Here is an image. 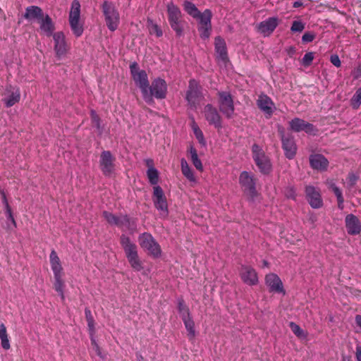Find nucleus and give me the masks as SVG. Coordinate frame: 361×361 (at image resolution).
Listing matches in <instances>:
<instances>
[{"mask_svg": "<svg viewBox=\"0 0 361 361\" xmlns=\"http://www.w3.org/2000/svg\"><path fill=\"white\" fill-rule=\"evenodd\" d=\"M120 243L131 268L135 271H141L144 269V266L139 257L137 245L125 234L120 236Z\"/></svg>", "mask_w": 361, "mask_h": 361, "instance_id": "1", "label": "nucleus"}, {"mask_svg": "<svg viewBox=\"0 0 361 361\" xmlns=\"http://www.w3.org/2000/svg\"><path fill=\"white\" fill-rule=\"evenodd\" d=\"M49 261L54 278V289L59 293L62 301L65 300L64 281L63 280V267L61 260L55 250H51Z\"/></svg>", "mask_w": 361, "mask_h": 361, "instance_id": "2", "label": "nucleus"}, {"mask_svg": "<svg viewBox=\"0 0 361 361\" xmlns=\"http://www.w3.org/2000/svg\"><path fill=\"white\" fill-rule=\"evenodd\" d=\"M167 89L166 81L161 78H157L153 80L151 85H149V89L146 90L142 98L147 104H152L154 102L153 97L158 99H164L166 97Z\"/></svg>", "mask_w": 361, "mask_h": 361, "instance_id": "3", "label": "nucleus"}, {"mask_svg": "<svg viewBox=\"0 0 361 361\" xmlns=\"http://www.w3.org/2000/svg\"><path fill=\"white\" fill-rule=\"evenodd\" d=\"M168 20L171 29L178 37L183 34V14L180 9L173 2L167 4Z\"/></svg>", "mask_w": 361, "mask_h": 361, "instance_id": "4", "label": "nucleus"}, {"mask_svg": "<svg viewBox=\"0 0 361 361\" xmlns=\"http://www.w3.org/2000/svg\"><path fill=\"white\" fill-rule=\"evenodd\" d=\"M102 13L108 29L114 32L120 23V15L115 5L108 1H104L102 5Z\"/></svg>", "mask_w": 361, "mask_h": 361, "instance_id": "5", "label": "nucleus"}, {"mask_svg": "<svg viewBox=\"0 0 361 361\" xmlns=\"http://www.w3.org/2000/svg\"><path fill=\"white\" fill-rule=\"evenodd\" d=\"M138 241L141 247L146 250L154 258L161 255V248L159 244L150 233L144 232L139 235Z\"/></svg>", "mask_w": 361, "mask_h": 361, "instance_id": "6", "label": "nucleus"}, {"mask_svg": "<svg viewBox=\"0 0 361 361\" xmlns=\"http://www.w3.org/2000/svg\"><path fill=\"white\" fill-rule=\"evenodd\" d=\"M252 154L259 171L263 174H269L271 171L272 165L262 148L257 144H254L252 147Z\"/></svg>", "mask_w": 361, "mask_h": 361, "instance_id": "7", "label": "nucleus"}, {"mask_svg": "<svg viewBox=\"0 0 361 361\" xmlns=\"http://www.w3.org/2000/svg\"><path fill=\"white\" fill-rule=\"evenodd\" d=\"M212 12L210 9H205L203 12L197 16L195 19L197 21V30L202 39H208L212 32Z\"/></svg>", "mask_w": 361, "mask_h": 361, "instance_id": "8", "label": "nucleus"}, {"mask_svg": "<svg viewBox=\"0 0 361 361\" xmlns=\"http://www.w3.org/2000/svg\"><path fill=\"white\" fill-rule=\"evenodd\" d=\"M130 72L133 81L140 88L142 96L146 92V90L149 89V82L147 72L140 69L137 62H133L130 64Z\"/></svg>", "mask_w": 361, "mask_h": 361, "instance_id": "9", "label": "nucleus"}, {"mask_svg": "<svg viewBox=\"0 0 361 361\" xmlns=\"http://www.w3.org/2000/svg\"><path fill=\"white\" fill-rule=\"evenodd\" d=\"M202 98V87L200 85L199 82L195 79L190 80L185 94V99L190 107L196 109Z\"/></svg>", "mask_w": 361, "mask_h": 361, "instance_id": "10", "label": "nucleus"}, {"mask_svg": "<svg viewBox=\"0 0 361 361\" xmlns=\"http://www.w3.org/2000/svg\"><path fill=\"white\" fill-rule=\"evenodd\" d=\"M217 94L220 111L227 118H231L233 116L235 111L233 98L231 94L228 91H219Z\"/></svg>", "mask_w": 361, "mask_h": 361, "instance_id": "11", "label": "nucleus"}, {"mask_svg": "<svg viewBox=\"0 0 361 361\" xmlns=\"http://www.w3.org/2000/svg\"><path fill=\"white\" fill-rule=\"evenodd\" d=\"M239 183L243 188L244 192L252 199L257 196L256 181L252 173L246 171H242L239 176Z\"/></svg>", "mask_w": 361, "mask_h": 361, "instance_id": "12", "label": "nucleus"}, {"mask_svg": "<svg viewBox=\"0 0 361 361\" xmlns=\"http://www.w3.org/2000/svg\"><path fill=\"white\" fill-rule=\"evenodd\" d=\"M152 200L154 207L164 216H168L169 209L166 197L159 185L153 187Z\"/></svg>", "mask_w": 361, "mask_h": 361, "instance_id": "13", "label": "nucleus"}, {"mask_svg": "<svg viewBox=\"0 0 361 361\" xmlns=\"http://www.w3.org/2000/svg\"><path fill=\"white\" fill-rule=\"evenodd\" d=\"M115 157L108 150L103 151L100 154L99 167L106 177H111L115 171Z\"/></svg>", "mask_w": 361, "mask_h": 361, "instance_id": "14", "label": "nucleus"}, {"mask_svg": "<svg viewBox=\"0 0 361 361\" xmlns=\"http://www.w3.org/2000/svg\"><path fill=\"white\" fill-rule=\"evenodd\" d=\"M52 37L54 42V49L56 56L61 59L65 57L68 50L65 35L63 32L60 31L55 32Z\"/></svg>", "mask_w": 361, "mask_h": 361, "instance_id": "15", "label": "nucleus"}, {"mask_svg": "<svg viewBox=\"0 0 361 361\" xmlns=\"http://www.w3.org/2000/svg\"><path fill=\"white\" fill-rule=\"evenodd\" d=\"M279 23L280 20L278 17H269L257 25V30L264 37H269L273 33Z\"/></svg>", "mask_w": 361, "mask_h": 361, "instance_id": "16", "label": "nucleus"}, {"mask_svg": "<svg viewBox=\"0 0 361 361\" xmlns=\"http://www.w3.org/2000/svg\"><path fill=\"white\" fill-rule=\"evenodd\" d=\"M20 99V88L12 85H7L5 88L4 97L2 101L6 107H11Z\"/></svg>", "mask_w": 361, "mask_h": 361, "instance_id": "17", "label": "nucleus"}, {"mask_svg": "<svg viewBox=\"0 0 361 361\" xmlns=\"http://www.w3.org/2000/svg\"><path fill=\"white\" fill-rule=\"evenodd\" d=\"M289 126L290 130L296 133L304 131L307 134L314 135L317 131L313 124L299 118L292 119L289 122Z\"/></svg>", "mask_w": 361, "mask_h": 361, "instance_id": "18", "label": "nucleus"}, {"mask_svg": "<svg viewBox=\"0 0 361 361\" xmlns=\"http://www.w3.org/2000/svg\"><path fill=\"white\" fill-rule=\"evenodd\" d=\"M204 117L209 125L214 126L216 128H222V119L217 109L212 104H208L204 109Z\"/></svg>", "mask_w": 361, "mask_h": 361, "instance_id": "19", "label": "nucleus"}, {"mask_svg": "<svg viewBox=\"0 0 361 361\" xmlns=\"http://www.w3.org/2000/svg\"><path fill=\"white\" fill-rule=\"evenodd\" d=\"M240 276L243 282L252 286L258 283V276L255 269L249 265H241Z\"/></svg>", "mask_w": 361, "mask_h": 361, "instance_id": "20", "label": "nucleus"}, {"mask_svg": "<svg viewBox=\"0 0 361 361\" xmlns=\"http://www.w3.org/2000/svg\"><path fill=\"white\" fill-rule=\"evenodd\" d=\"M264 281L270 293H282L283 295L286 293L283 283L277 274L269 273L265 276Z\"/></svg>", "mask_w": 361, "mask_h": 361, "instance_id": "21", "label": "nucleus"}, {"mask_svg": "<svg viewBox=\"0 0 361 361\" xmlns=\"http://www.w3.org/2000/svg\"><path fill=\"white\" fill-rule=\"evenodd\" d=\"M307 200L313 209H319L323 206V200L318 188L308 185L305 188Z\"/></svg>", "mask_w": 361, "mask_h": 361, "instance_id": "22", "label": "nucleus"}, {"mask_svg": "<svg viewBox=\"0 0 361 361\" xmlns=\"http://www.w3.org/2000/svg\"><path fill=\"white\" fill-rule=\"evenodd\" d=\"M281 142L286 157L288 159H293L297 152V145L293 136L290 135H286L283 133L281 136Z\"/></svg>", "mask_w": 361, "mask_h": 361, "instance_id": "23", "label": "nucleus"}, {"mask_svg": "<svg viewBox=\"0 0 361 361\" xmlns=\"http://www.w3.org/2000/svg\"><path fill=\"white\" fill-rule=\"evenodd\" d=\"M257 104L258 108L266 114L267 118L271 116L276 109L272 99L264 94H262L259 96L257 100Z\"/></svg>", "mask_w": 361, "mask_h": 361, "instance_id": "24", "label": "nucleus"}, {"mask_svg": "<svg viewBox=\"0 0 361 361\" xmlns=\"http://www.w3.org/2000/svg\"><path fill=\"white\" fill-rule=\"evenodd\" d=\"M214 49L218 61L223 63L228 61L226 43L221 36H217L214 38Z\"/></svg>", "mask_w": 361, "mask_h": 361, "instance_id": "25", "label": "nucleus"}, {"mask_svg": "<svg viewBox=\"0 0 361 361\" xmlns=\"http://www.w3.org/2000/svg\"><path fill=\"white\" fill-rule=\"evenodd\" d=\"M345 224L347 232L349 235H356L361 232V222L354 214H349L345 216Z\"/></svg>", "mask_w": 361, "mask_h": 361, "instance_id": "26", "label": "nucleus"}, {"mask_svg": "<svg viewBox=\"0 0 361 361\" xmlns=\"http://www.w3.org/2000/svg\"><path fill=\"white\" fill-rule=\"evenodd\" d=\"M310 164L313 169L324 171L328 168L329 161L324 155L314 154L310 156Z\"/></svg>", "mask_w": 361, "mask_h": 361, "instance_id": "27", "label": "nucleus"}, {"mask_svg": "<svg viewBox=\"0 0 361 361\" xmlns=\"http://www.w3.org/2000/svg\"><path fill=\"white\" fill-rule=\"evenodd\" d=\"M39 23L40 25V30L44 35H46L47 37L53 36V35L55 33L54 32L55 26L51 18L48 14L44 16L40 19Z\"/></svg>", "mask_w": 361, "mask_h": 361, "instance_id": "28", "label": "nucleus"}, {"mask_svg": "<svg viewBox=\"0 0 361 361\" xmlns=\"http://www.w3.org/2000/svg\"><path fill=\"white\" fill-rule=\"evenodd\" d=\"M43 16L44 13L42 9L37 6H27L23 15V17L29 21L35 20L39 21Z\"/></svg>", "mask_w": 361, "mask_h": 361, "instance_id": "29", "label": "nucleus"}, {"mask_svg": "<svg viewBox=\"0 0 361 361\" xmlns=\"http://www.w3.org/2000/svg\"><path fill=\"white\" fill-rule=\"evenodd\" d=\"M123 228H125L126 230L129 231L132 233H134L137 228V219L130 218L127 214L122 215L121 228L123 229Z\"/></svg>", "mask_w": 361, "mask_h": 361, "instance_id": "30", "label": "nucleus"}, {"mask_svg": "<svg viewBox=\"0 0 361 361\" xmlns=\"http://www.w3.org/2000/svg\"><path fill=\"white\" fill-rule=\"evenodd\" d=\"M180 166L183 175L190 181L195 183L196 182V178L194 175L192 169L190 167L187 161L182 158L180 159Z\"/></svg>", "mask_w": 361, "mask_h": 361, "instance_id": "31", "label": "nucleus"}, {"mask_svg": "<svg viewBox=\"0 0 361 361\" xmlns=\"http://www.w3.org/2000/svg\"><path fill=\"white\" fill-rule=\"evenodd\" d=\"M188 152L190 155V159L193 166L197 171L202 172L203 171V165L201 160L198 157L196 149L192 145H190L188 149Z\"/></svg>", "mask_w": 361, "mask_h": 361, "instance_id": "32", "label": "nucleus"}, {"mask_svg": "<svg viewBox=\"0 0 361 361\" xmlns=\"http://www.w3.org/2000/svg\"><path fill=\"white\" fill-rule=\"evenodd\" d=\"M185 327L188 331V336L190 340H193L196 335L195 329V323L191 316L187 317L182 319Z\"/></svg>", "mask_w": 361, "mask_h": 361, "instance_id": "33", "label": "nucleus"}, {"mask_svg": "<svg viewBox=\"0 0 361 361\" xmlns=\"http://www.w3.org/2000/svg\"><path fill=\"white\" fill-rule=\"evenodd\" d=\"M102 214L104 218L110 225L121 228L122 215L116 216V214L107 211L103 212Z\"/></svg>", "mask_w": 361, "mask_h": 361, "instance_id": "34", "label": "nucleus"}, {"mask_svg": "<svg viewBox=\"0 0 361 361\" xmlns=\"http://www.w3.org/2000/svg\"><path fill=\"white\" fill-rule=\"evenodd\" d=\"M102 214L104 218L110 225L121 228L122 215L116 216V214L107 211L103 212Z\"/></svg>", "mask_w": 361, "mask_h": 361, "instance_id": "35", "label": "nucleus"}, {"mask_svg": "<svg viewBox=\"0 0 361 361\" xmlns=\"http://www.w3.org/2000/svg\"><path fill=\"white\" fill-rule=\"evenodd\" d=\"M183 6L184 11L187 13V14H188L194 19L200 13V11L197 8L195 4L190 1H185L183 4Z\"/></svg>", "mask_w": 361, "mask_h": 361, "instance_id": "36", "label": "nucleus"}, {"mask_svg": "<svg viewBox=\"0 0 361 361\" xmlns=\"http://www.w3.org/2000/svg\"><path fill=\"white\" fill-rule=\"evenodd\" d=\"M80 4L78 0H73L71 4V11L69 12L68 20H80Z\"/></svg>", "mask_w": 361, "mask_h": 361, "instance_id": "37", "label": "nucleus"}, {"mask_svg": "<svg viewBox=\"0 0 361 361\" xmlns=\"http://www.w3.org/2000/svg\"><path fill=\"white\" fill-rule=\"evenodd\" d=\"M0 339H1V347L4 350L10 349L11 345H10L9 339L8 338L6 328L3 323H1L0 324Z\"/></svg>", "mask_w": 361, "mask_h": 361, "instance_id": "38", "label": "nucleus"}, {"mask_svg": "<svg viewBox=\"0 0 361 361\" xmlns=\"http://www.w3.org/2000/svg\"><path fill=\"white\" fill-rule=\"evenodd\" d=\"M147 176L151 185L156 186L159 183V171L152 166H150L147 171Z\"/></svg>", "mask_w": 361, "mask_h": 361, "instance_id": "39", "label": "nucleus"}, {"mask_svg": "<svg viewBox=\"0 0 361 361\" xmlns=\"http://www.w3.org/2000/svg\"><path fill=\"white\" fill-rule=\"evenodd\" d=\"M71 29L76 37H80L84 31L83 25L80 23V20H69Z\"/></svg>", "mask_w": 361, "mask_h": 361, "instance_id": "40", "label": "nucleus"}, {"mask_svg": "<svg viewBox=\"0 0 361 361\" xmlns=\"http://www.w3.org/2000/svg\"><path fill=\"white\" fill-rule=\"evenodd\" d=\"M192 128L194 135H195L196 139L198 140L199 143L202 146H205L206 141L204 140L203 133L201 130V129L198 127V126L195 123V121H193V123H192Z\"/></svg>", "mask_w": 361, "mask_h": 361, "instance_id": "41", "label": "nucleus"}, {"mask_svg": "<svg viewBox=\"0 0 361 361\" xmlns=\"http://www.w3.org/2000/svg\"><path fill=\"white\" fill-rule=\"evenodd\" d=\"M178 310L181 319L190 316L189 308L181 298L178 300Z\"/></svg>", "mask_w": 361, "mask_h": 361, "instance_id": "42", "label": "nucleus"}, {"mask_svg": "<svg viewBox=\"0 0 361 361\" xmlns=\"http://www.w3.org/2000/svg\"><path fill=\"white\" fill-rule=\"evenodd\" d=\"M361 104V87H359L350 99V105L353 109H357Z\"/></svg>", "mask_w": 361, "mask_h": 361, "instance_id": "43", "label": "nucleus"}, {"mask_svg": "<svg viewBox=\"0 0 361 361\" xmlns=\"http://www.w3.org/2000/svg\"><path fill=\"white\" fill-rule=\"evenodd\" d=\"M91 120L94 126L97 129L99 134L103 131V126L101 125V120L94 110L90 111Z\"/></svg>", "mask_w": 361, "mask_h": 361, "instance_id": "44", "label": "nucleus"}, {"mask_svg": "<svg viewBox=\"0 0 361 361\" xmlns=\"http://www.w3.org/2000/svg\"><path fill=\"white\" fill-rule=\"evenodd\" d=\"M5 214L6 216L7 221H8V222L6 224L7 229H8V230L12 229L11 225H12L13 228H16L17 225H16V220L13 217L11 208L10 207V208L5 209Z\"/></svg>", "mask_w": 361, "mask_h": 361, "instance_id": "45", "label": "nucleus"}, {"mask_svg": "<svg viewBox=\"0 0 361 361\" xmlns=\"http://www.w3.org/2000/svg\"><path fill=\"white\" fill-rule=\"evenodd\" d=\"M289 326L290 327L292 331L296 336L299 338H302L305 336L304 331L300 327L299 325H298L295 322H290L289 324Z\"/></svg>", "mask_w": 361, "mask_h": 361, "instance_id": "46", "label": "nucleus"}, {"mask_svg": "<svg viewBox=\"0 0 361 361\" xmlns=\"http://www.w3.org/2000/svg\"><path fill=\"white\" fill-rule=\"evenodd\" d=\"M305 23L300 20H294L290 27L292 32H301L305 29Z\"/></svg>", "mask_w": 361, "mask_h": 361, "instance_id": "47", "label": "nucleus"}, {"mask_svg": "<svg viewBox=\"0 0 361 361\" xmlns=\"http://www.w3.org/2000/svg\"><path fill=\"white\" fill-rule=\"evenodd\" d=\"M90 341H91L92 345L93 346V348H94L96 354L102 360L105 359L106 355L102 353V350H101L99 345H98L95 337L91 338Z\"/></svg>", "mask_w": 361, "mask_h": 361, "instance_id": "48", "label": "nucleus"}, {"mask_svg": "<svg viewBox=\"0 0 361 361\" xmlns=\"http://www.w3.org/2000/svg\"><path fill=\"white\" fill-rule=\"evenodd\" d=\"M314 59V53L312 51L306 53L302 59V64L307 67L309 66Z\"/></svg>", "mask_w": 361, "mask_h": 361, "instance_id": "49", "label": "nucleus"}, {"mask_svg": "<svg viewBox=\"0 0 361 361\" xmlns=\"http://www.w3.org/2000/svg\"><path fill=\"white\" fill-rule=\"evenodd\" d=\"M285 196L288 198L295 200L296 199V192L295 189L293 186H288L286 188L285 191Z\"/></svg>", "mask_w": 361, "mask_h": 361, "instance_id": "50", "label": "nucleus"}, {"mask_svg": "<svg viewBox=\"0 0 361 361\" xmlns=\"http://www.w3.org/2000/svg\"><path fill=\"white\" fill-rule=\"evenodd\" d=\"M329 188L334 192V195L337 198V200L343 199L341 190L334 183H331L329 185Z\"/></svg>", "mask_w": 361, "mask_h": 361, "instance_id": "51", "label": "nucleus"}, {"mask_svg": "<svg viewBox=\"0 0 361 361\" xmlns=\"http://www.w3.org/2000/svg\"><path fill=\"white\" fill-rule=\"evenodd\" d=\"M315 37H316V35L314 32H306L303 34V35L302 37V42L303 43L312 42L314 39Z\"/></svg>", "mask_w": 361, "mask_h": 361, "instance_id": "52", "label": "nucleus"}, {"mask_svg": "<svg viewBox=\"0 0 361 361\" xmlns=\"http://www.w3.org/2000/svg\"><path fill=\"white\" fill-rule=\"evenodd\" d=\"M352 76L354 80H357L361 78V64H359L352 71Z\"/></svg>", "mask_w": 361, "mask_h": 361, "instance_id": "53", "label": "nucleus"}, {"mask_svg": "<svg viewBox=\"0 0 361 361\" xmlns=\"http://www.w3.org/2000/svg\"><path fill=\"white\" fill-rule=\"evenodd\" d=\"M330 61L334 66H335L337 68L340 67L341 65V60L337 54L331 55L330 57Z\"/></svg>", "mask_w": 361, "mask_h": 361, "instance_id": "54", "label": "nucleus"}, {"mask_svg": "<svg viewBox=\"0 0 361 361\" xmlns=\"http://www.w3.org/2000/svg\"><path fill=\"white\" fill-rule=\"evenodd\" d=\"M87 326H88V330H89V334H90V338H91L92 337H95L94 336V334H95L94 320L88 322Z\"/></svg>", "mask_w": 361, "mask_h": 361, "instance_id": "55", "label": "nucleus"}, {"mask_svg": "<svg viewBox=\"0 0 361 361\" xmlns=\"http://www.w3.org/2000/svg\"><path fill=\"white\" fill-rule=\"evenodd\" d=\"M357 179H358V176L356 174H355L353 173H350L348 174V181L350 186L354 185L356 183Z\"/></svg>", "mask_w": 361, "mask_h": 361, "instance_id": "56", "label": "nucleus"}, {"mask_svg": "<svg viewBox=\"0 0 361 361\" xmlns=\"http://www.w3.org/2000/svg\"><path fill=\"white\" fill-rule=\"evenodd\" d=\"M0 194L1 195V200H2V203L4 205V209L10 208L11 207L8 204V200H7V197H6L4 190L2 189H0Z\"/></svg>", "mask_w": 361, "mask_h": 361, "instance_id": "57", "label": "nucleus"}, {"mask_svg": "<svg viewBox=\"0 0 361 361\" xmlns=\"http://www.w3.org/2000/svg\"><path fill=\"white\" fill-rule=\"evenodd\" d=\"M152 31L156 34L157 37H160L163 35L162 30L157 24H153L152 26Z\"/></svg>", "mask_w": 361, "mask_h": 361, "instance_id": "58", "label": "nucleus"}, {"mask_svg": "<svg viewBox=\"0 0 361 361\" xmlns=\"http://www.w3.org/2000/svg\"><path fill=\"white\" fill-rule=\"evenodd\" d=\"M85 318H86L87 322L94 320L92 312L89 308L85 309Z\"/></svg>", "mask_w": 361, "mask_h": 361, "instance_id": "59", "label": "nucleus"}, {"mask_svg": "<svg viewBox=\"0 0 361 361\" xmlns=\"http://www.w3.org/2000/svg\"><path fill=\"white\" fill-rule=\"evenodd\" d=\"M286 51L290 57H293L295 55L296 50L294 47H290L286 49Z\"/></svg>", "mask_w": 361, "mask_h": 361, "instance_id": "60", "label": "nucleus"}, {"mask_svg": "<svg viewBox=\"0 0 361 361\" xmlns=\"http://www.w3.org/2000/svg\"><path fill=\"white\" fill-rule=\"evenodd\" d=\"M355 322L356 326L361 330V315L357 314L355 317Z\"/></svg>", "mask_w": 361, "mask_h": 361, "instance_id": "61", "label": "nucleus"}, {"mask_svg": "<svg viewBox=\"0 0 361 361\" xmlns=\"http://www.w3.org/2000/svg\"><path fill=\"white\" fill-rule=\"evenodd\" d=\"M356 358L357 361H361V346L356 348Z\"/></svg>", "mask_w": 361, "mask_h": 361, "instance_id": "62", "label": "nucleus"}, {"mask_svg": "<svg viewBox=\"0 0 361 361\" xmlns=\"http://www.w3.org/2000/svg\"><path fill=\"white\" fill-rule=\"evenodd\" d=\"M338 202V208L340 210H343L344 208V198L337 200Z\"/></svg>", "mask_w": 361, "mask_h": 361, "instance_id": "63", "label": "nucleus"}, {"mask_svg": "<svg viewBox=\"0 0 361 361\" xmlns=\"http://www.w3.org/2000/svg\"><path fill=\"white\" fill-rule=\"evenodd\" d=\"M136 358L137 361H145L144 357L140 353H136Z\"/></svg>", "mask_w": 361, "mask_h": 361, "instance_id": "64", "label": "nucleus"}]
</instances>
